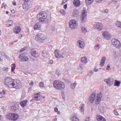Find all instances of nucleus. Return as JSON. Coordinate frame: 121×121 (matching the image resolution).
Returning a JSON list of instances; mask_svg holds the SVG:
<instances>
[{
    "mask_svg": "<svg viewBox=\"0 0 121 121\" xmlns=\"http://www.w3.org/2000/svg\"><path fill=\"white\" fill-rule=\"evenodd\" d=\"M19 58L22 61H27L29 59V58L26 56H24L22 54H21L19 56Z\"/></svg>",
    "mask_w": 121,
    "mask_h": 121,
    "instance_id": "obj_13",
    "label": "nucleus"
},
{
    "mask_svg": "<svg viewBox=\"0 0 121 121\" xmlns=\"http://www.w3.org/2000/svg\"><path fill=\"white\" fill-rule=\"evenodd\" d=\"M65 40L66 41L68 42L69 41V39L68 38H65Z\"/></svg>",
    "mask_w": 121,
    "mask_h": 121,
    "instance_id": "obj_63",
    "label": "nucleus"
},
{
    "mask_svg": "<svg viewBox=\"0 0 121 121\" xmlns=\"http://www.w3.org/2000/svg\"><path fill=\"white\" fill-rule=\"evenodd\" d=\"M54 54L56 57L57 58H64V56L63 53H60L58 50H56L54 51Z\"/></svg>",
    "mask_w": 121,
    "mask_h": 121,
    "instance_id": "obj_8",
    "label": "nucleus"
},
{
    "mask_svg": "<svg viewBox=\"0 0 121 121\" xmlns=\"http://www.w3.org/2000/svg\"><path fill=\"white\" fill-rule=\"evenodd\" d=\"M65 82L67 83H69V81L67 79H66L65 80Z\"/></svg>",
    "mask_w": 121,
    "mask_h": 121,
    "instance_id": "obj_59",
    "label": "nucleus"
},
{
    "mask_svg": "<svg viewBox=\"0 0 121 121\" xmlns=\"http://www.w3.org/2000/svg\"><path fill=\"white\" fill-rule=\"evenodd\" d=\"M72 121H79L78 118L75 116L73 117L72 118Z\"/></svg>",
    "mask_w": 121,
    "mask_h": 121,
    "instance_id": "obj_37",
    "label": "nucleus"
},
{
    "mask_svg": "<svg viewBox=\"0 0 121 121\" xmlns=\"http://www.w3.org/2000/svg\"><path fill=\"white\" fill-rule=\"evenodd\" d=\"M102 97V95L101 93H99L97 95L95 101V103L96 104H98L100 103Z\"/></svg>",
    "mask_w": 121,
    "mask_h": 121,
    "instance_id": "obj_14",
    "label": "nucleus"
},
{
    "mask_svg": "<svg viewBox=\"0 0 121 121\" xmlns=\"http://www.w3.org/2000/svg\"><path fill=\"white\" fill-rule=\"evenodd\" d=\"M17 41H18L17 40L16 41H14L13 42H11L10 43V44L11 45H12L14 43L16 42H17Z\"/></svg>",
    "mask_w": 121,
    "mask_h": 121,
    "instance_id": "obj_51",
    "label": "nucleus"
},
{
    "mask_svg": "<svg viewBox=\"0 0 121 121\" xmlns=\"http://www.w3.org/2000/svg\"><path fill=\"white\" fill-rule=\"evenodd\" d=\"M77 45L80 48H83L85 46V44L83 42L79 40L77 42Z\"/></svg>",
    "mask_w": 121,
    "mask_h": 121,
    "instance_id": "obj_16",
    "label": "nucleus"
},
{
    "mask_svg": "<svg viewBox=\"0 0 121 121\" xmlns=\"http://www.w3.org/2000/svg\"><path fill=\"white\" fill-rule=\"evenodd\" d=\"M62 97L63 98V99H64V100L65 99V96L64 95H62Z\"/></svg>",
    "mask_w": 121,
    "mask_h": 121,
    "instance_id": "obj_62",
    "label": "nucleus"
},
{
    "mask_svg": "<svg viewBox=\"0 0 121 121\" xmlns=\"http://www.w3.org/2000/svg\"><path fill=\"white\" fill-rule=\"evenodd\" d=\"M54 110L56 112H57L58 111V108H55Z\"/></svg>",
    "mask_w": 121,
    "mask_h": 121,
    "instance_id": "obj_54",
    "label": "nucleus"
},
{
    "mask_svg": "<svg viewBox=\"0 0 121 121\" xmlns=\"http://www.w3.org/2000/svg\"><path fill=\"white\" fill-rule=\"evenodd\" d=\"M16 67V65L15 63H13V66L12 67V72H13L14 71V70L15 69V68Z\"/></svg>",
    "mask_w": 121,
    "mask_h": 121,
    "instance_id": "obj_41",
    "label": "nucleus"
},
{
    "mask_svg": "<svg viewBox=\"0 0 121 121\" xmlns=\"http://www.w3.org/2000/svg\"><path fill=\"white\" fill-rule=\"evenodd\" d=\"M94 27L99 31L101 30L103 27L102 24L99 22H95L94 25Z\"/></svg>",
    "mask_w": 121,
    "mask_h": 121,
    "instance_id": "obj_11",
    "label": "nucleus"
},
{
    "mask_svg": "<svg viewBox=\"0 0 121 121\" xmlns=\"http://www.w3.org/2000/svg\"><path fill=\"white\" fill-rule=\"evenodd\" d=\"M97 39L99 41H101V39L100 38L98 37L97 38Z\"/></svg>",
    "mask_w": 121,
    "mask_h": 121,
    "instance_id": "obj_58",
    "label": "nucleus"
},
{
    "mask_svg": "<svg viewBox=\"0 0 121 121\" xmlns=\"http://www.w3.org/2000/svg\"><path fill=\"white\" fill-rule=\"evenodd\" d=\"M34 84V82H33L32 81L30 83H29V85L30 86H32Z\"/></svg>",
    "mask_w": 121,
    "mask_h": 121,
    "instance_id": "obj_50",
    "label": "nucleus"
},
{
    "mask_svg": "<svg viewBox=\"0 0 121 121\" xmlns=\"http://www.w3.org/2000/svg\"><path fill=\"white\" fill-rule=\"evenodd\" d=\"M108 11V10L107 9H105V12L106 13H107Z\"/></svg>",
    "mask_w": 121,
    "mask_h": 121,
    "instance_id": "obj_64",
    "label": "nucleus"
},
{
    "mask_svg": "<svg viewBox=\"0 0 121 121\" xmlns=\"http://www.w3.org/2000/svg\"><path fill=\"white\" fill-rule=\"evenodd\" d=\"M42 55L43 56L45 57H47L49 56L48 51H47L43 50V52Z\"/></svg>",
    "mask_w": 121,
    "mask_h": 121,
    "instance_id": "obj_26",
    "label": "nucleus"
},
{
    "mask_svg": "<svg viewBox=\"0 0 121 121\" xmlns=\"http://www.w3.org/2000/svg\"><path fill=\"white\" fill-rule=\"evenodd\" d=\"M39 86L40 87H43L44 85V83L42 82H40L39 84Z\"/></svg>",
    "mask_w": 121,
    "mask_h": 121,
    "instance_id": "obj_45",
    "label": "nucleus"
},
{
    "mask_svg": "<svg viewBox=\"0 0 121 121\" xmlns=\"http://www.w3.org/2000/svg\"><path fill=\"white\" fill-rule=\"evenodd\" d=\"M89 117H88L86 118L85 119V121H89Z\"/></svg>",
    "mask_w": 121,
    "mask_h": 121,
    "instance_id": "obj_53",
    "label": "nucleus"
},
{
    "mask_svg": "<svg viewBox=\"0 0 121 121\" xmlns=\"http://www.w3.org/2000/svg\"><path fill=\"white\" fill-rule=\"evenodd\" d=\"M14 81L11 78L6 77L5 78L4 81L5 84L10 88H13L14 85Z\"/></svg>",
    "mask_w": 121,
    "mask_h": 121,
    "instance_id": "obj_3",
    "label": "nucleus"
},
{
    "mask_svg": "<svg viewBox=\"0 0 121 121\" xmlns=\"http://www.w3.org/2000/svg\"><path fill=\"white\" fill-rule=\"evenodd\" d=\"M81 29L83 32L85 33L87 32L86 29L84 26L82 27Z\"/></svg>",
    "mask_w": 121,
    "mask_h": 121,
    "instance_id": "obj_38",
    "label": "nucleus"
},
{
    "mask_svg": "<svg viewBox=\"0 0 121 121\" xmlns=\"http://www.w3.org/2000/svg\"><path fill=\"white\" fill-rule=\"evenodd\" d=\"M80 111L81 112H83L84 111V105L83 104H81L80 106Z\"/></svg>",
    "mask_w": 121,
    "mask_h": 121,
    "instance_id": "obj_36",
    "label": "nucleus"
},
{
    "mask_svg": "<svg viewBox=\"0 0 121 121\" xmlns=\"http://www.w3.org/2000/svg\"><path fill=\"white\" fill-rule=\"evenodd\" d=\"M102 0H96V2L97 3H99Z\"/></svg>",
    "mask_w": 121,
    "mask_h": 121,
    "instance_id": "obj_57",
    "label": "nucleus"
},
{
    "mask_svg": "<svg viewBox=\"0 0 121 121\" xmlns=\"http://www.w3.org/2000/svg\"><path fill=\"white\" fill-rule=\"evenodd\" d=\"M13 5H16V2L15 1H13Z\"/></svg>",
    "mask_w": 121,
    "mask_h": 121,
    "instance_id": "obj_61",
    "label": "nucleus"
},
{
    "mask_svg": "<svg viewBox=\"0 0 121 121\" xmlns=\"http://www.w3.org/2000/svg\"><path fill=\"white\" fill-rule=\"evenodd\" d=\"M99 108L100 112L102 113L103 112L104 108L103 105H99Z\"/></svg>",
    "mask_w": 121,
    "mask_h": 121,
    "instance_id": "obj_27",
    "label": "nucleus"
},
{
    "mask_svg": "<svg viewBox=\"0 0 121 121\" xmlns=\"http://www.w3.org/2000/svg\"><path fill=\"white\" fill-rule=\"evenodd\" d=\"M14 85L13 88H15L16 89H18L20 88L22 86V84L20 81L19 80H17L16 81H14Z\"/></svg>",
    "mask_w": 121,
    "mask_h": 121,
    "instance_id": "obj_10",
    "label": "nucleus"
},
{
    "mask_svg": "<svg viewBox=\"0 0 121 121\" xmlns=\"http://www.w3.org/2000/svg\"><path fill=\"white\" fill-rule=\"evenodd\" d=\"M3 70L4 71H7L9 70V68H8L4 67L3 68Z\"/></svg>",
    "mask_w": 121,
    "mask_h": 121,
    "instance_id": "obj_46",
    "label": "nucleus"
},
{
    "mask_svg": "<svg viewBox=\"0 0 121 121\" xmlns=\"http://www.w3.org/2000/svg\"><path fill=\"white\" fill-rule=\"evenodd\" d=\"M27 102V101L26 100H24L22 101L20 103L21 106L22 107L25 106L26 105Z\"/></svg>",
    "mask_w": 121,
    "mask_h": 121,
    "instance_id": "obj_29",
    "label": "nucleus"
},
{
    "mask_svg": "<svg viewBox=\"0 0 121 121\" xmlns=\"http://www.w3.org/2000/svg\"><path fill=\"white\" fill-rule=\"evenodd\" d=\"M67 4H65L64 6V8L65 9H66L67 8Z\"/></svg>",
    "mask_w": 121,
    "mask_h": 121,
    "instance_id": "obj_56",
    "label": "nucleus"
},
{
    "mask_svg": "<svg viewBox=\"0 0 121 121\" xmlns=\"http://www.w3.org/2000/svg\"><path fill=\"white\" fill-rule=\"evenodd\" d=\"M8 22H11V24H9L8 23L6 24V26L7 27H8L11 26L12 25V23H13V21L11 20L8 21Z\"/></svg>",
    "mask_w": 121,
    "mask_h": 121,
    "instance_id": "obj_39",
    "label": "nucleus"
},
{
    "mask_svg": "<svg viewBox=\"0 0 121 121\" xmlns=\"http://www.w3.org/2000/svg\"><path fill=\"white\" fill-rule=\"evenodd\" d=\"M105 60V58L104 56L101 59L100 65L102 66H103L104 64Z\"/></svg>",
    "mask_w": 121,
    "mask_h": 121,
    "instance_id": "obj_30",
    "label": "nucleus"
},
{
    "mask_svg": "<svg viewBox=\"0 0 121 121\" xmlns=\"http://www.w3.org/2000/svg\"><path fill=\"white\" fill-rule=\"evenodd\" d=\"M37 18L40 22L43 24L48 22V20L47 18L46 12H41L37 15Z\"/></svg>",
    "mask_w": 121,
    "mask_h": 121,
    "instance_id": "obj_1",
    "label": "nucleus"
},
{
    "mask_svg": "<svg viewBox=\"0 0 121 121\" xmlns=\"http://www.w3.org/2000/svg\"><path fill=\"white\" fill-rule=\"evenodd\" d=\"M13 30L16 33L18 34L20 31L21 28L19 26H17L13 29Z\"/></svg>",
    "mask_w": 121,
    "mask_h": 121,
    "instance_id": "obj_19",
    "label": "nucleus"
},
{
    "mask_svg": "<svg viewBox=\"0 0 121 121\" xmlns=\"http://www.w3.org/2000/svg\"><path fill=\"white\" fill-rule=\"evenodd\" d=\"M87 61V60L86 57L84 56L81 59V61L83 64H85Z\"/></svg>",
    "mask_w": 121,
    "mask_h": 121,
    "instance_id": "obj_25",
    "label": "nucleus"
},
{
    "mask_svg": "<svg viewBox=\"0 0 121 121\" xmlns=\"http://www.w3.org/2000/svg\"><path fill=\"white\" fill-rule=\"evenodd\" d=\"M35 38L36 41L42 43L46 39L47 36L43 33H39L36 35Z\"/></svg>",
    "mask_w": 121,
    "mask_h": 121,
    "instance_id": "obj_4",
    "label": "nucleus"
},
{
    "mask_svg": "<svg viewBox=\"0 0 121 121\" xmlns=\"http://www.w3.org/2000/svg\"><path fill=\"white\" fill-rule=\"evenodd\" d=\"M100 47V45H97L95 46L94 47V48L96 50H98Z\"/></svg>",
    "mask_w": 121,
    "mask_h": 121,
    "instance_id": "obj_44",
    "label": "nucleus"
},
{
    "mask_svg": "<svg viewBox=\"0 0 121 121\" xmlns=\"http://www.w3.org/2000/svg\"><path fill=\"white\" fill-rule=\"evenodd\" d=\"M115 82L114 84V86H119L121 83V82L116 80H115Z\"/></svg>",
    "mask_w": 121,
    "mask_h": 121,
    "instance_id": "obj_33",
    "label": "nucleus"
},
{
    "mask_svg": "<svg viewBox=\"0 0 121 121\" xmlns=\"http://www.w3.org/2000/svg\"><path fill=\"white\" fill-rule=\"evenodd\" d=\"M18 105L17 104L14 105L11 107V108L13 109V110H15L18 108Z\"/></svg>",
    "mask_w": 121,
    "mask_h": 121,
    "instance_id": "obj_34",
    "label": "nucleus"
},
{
    "mask_svg": "<svg viewBox=\"0 0 121 121\" xmlns=\"http://www.w3.org/2000/svg\"><path fill=\"white\" fill-rule=\"evenodd\" d=\"M96 118L98 121H106L105 119L104 118L99 115L96 116Z\"/></svg>",
    "mask_w": 121,
    "mask_h": 121,
    "instance_id": "obj_20",
    "label": "nucleus"
},
{
    "mask_svg": "<svg viewBox=\"0 0 121 121\" xmlns=\"http://www.w3.org/2000/svg\"><path fill=\"white\" fill-rule=\"evenodd\" d=\"M60 13L64 15H65V12L64 10L63 9H61L60 10Z\"/></svg>",
    "mask_w": 121,
    "mask_h": 121,
    "instance_id": "obj_43",
    "label": "nucleus"
},
{
    "mask_svg": "<svg viewBox=\"0 0 121 121\" xmlns=\"http://www.w3.org/2000/svg\"><path fill=\"white\" fill-rule=\"evenodd\" d=\"M83 64L81 62L79 64V66L78 68V69H82Z\"/></svg>",
    "mask_w": 121,
    "mask_h": 121,
    "instance_id": "obj_42",
    "label": "nucleus"
},
{
    "mask_svg": "<svg viewBox=\"0 0 121 121\" xmlns=\"http://www.w3.org/2000/svg\"><path fill=\"white\" fill-rule=\"evenodd\" d=\"M22 7L23 9L25 10H27L29 8V6L27 3H23L22 4Z\"/></svg>",
    "mask_w": 121,
    "mask_h": 121,
    "instance_id": "obj_21",
    "label": "nucleus"
},
{
    "mask_svg": "<svg viewBox=\"0 0 121 121\" xmlns=\"http://www.w3.org/2000/svg\"><path fill=\"white\" fill-rule=\"evenodd\" d=\"M56 73L58 76H59L60 74V73H59L58 71H56Z\"/></svg>",
    "mask_w": 121,
    "mask_h": 121,
    "instance_id": "obj_60",
    "label": "nucleus"
},
{
    "mask_svg": "<svg viewBox=\"0 0 121 121\" xmlns=\"http://www.w3.org/2000/svg\"><path fill=\"white\" fill-rule=\"evenodd\" d=\"M42 98V96L39 94V93H37L35 95V99L36 100H39Z\"/></svg>",
    "mask_w": 121,
    "mask_h": 121,
    "instance_id": "obj_23",
    "label": "nucleus"
},
{
    "mask_svg": "<svg viewBox=\"0 0 121 121\" xmlns=\"http://www.w3.org/2000/svg\"><path fill=\"white\" fill-rule=\"evenodd\" d=\"M5 94V91L4 90H3L2 92H0V98L4 97Z\"/></svg>",
    "mask_w": 121,
    "mask_h": 121,
    "instance_id": "obj_31",
    "label": "nucleus"
},
{
    "mask_svg": "<svg viewBox=\"0 0 121 121\" xmlns=\"http://www.w3.org/2000/svg\"><path fill=\"white\" fill-rule=\"evenodd\" d=\"M86 13L85 10H82L81 13V18L82 22L84 23L85 22L86 19Z\"/></svg>",
    "mask_w": 121,
    "mask_h": 121,
    "instance_id": "obj_9",
    "label": "nucleus"
},
{
    "mask_svg": "<svg viewBox=\"0 0 121 121\" xmlns=\"http://www.w3.org/2000/svg\"><path fill=\"white\" fill-rule=\"evenodd\" d=\"M104 81L106 82L107 84L109 86H111L113 84V79L110 78L105 79Z\"/></svg>",
    "mask_w": 121,
    "mask_h": 121,
    "instance_id": "obj_18",
    "label": "nucleus"
},
{
    "mask_svg": "<svg viewBox=\"0 0 121 121\" xmlns=\"http://www.w3.org/2000/svg\"><path fill=\"white\" fill-rule=\"evenodd\" d=\"M111 68L109 65H108L106 69L107 70H109Z\"/></svg>",
    "mask_w": 121,
    "mask_h": 121,
    "instance_id": "obj_49",
    "label": "nucleus"
},
{
    "mask_svg": "<svg viewBox=\"0 0 121 121\" xmlns=\"http://www.w3.org/2000/svg\"><path fill=\"white\" fill-rule=\"evenodd\" d=\"M116 26L121 28V22L119 21L117 22L116 23Z\"/></svg>",
    "mask_w": 121,
    "mask_h": 121,
    "instance_id": "obj_35",
    "label": "nucleus"
},
{
    "mask_svg": "<svg viewBox=\"0 0 121 121\" xmlns=\"http://www.w3.org/2000/svg\"><path fill=\"white\" fill-rule=\"evenodd\" d=\"M53 85L55 88L58 90H62L65 87V85L64 83L58 80L54 81Z\"/></svg>",
    "mask_w": 121,
    "mask_h": 121,
    "instance_id": "obj_2",
    "label": "nucleus"
},
{
    "mask_svg": "<svg viewBox=\"0 0 121 121\" xmlns=\"http://www.w3.org/2000/svg\"><path fill=\"white\" fill-rule=\"evenodd\" d=\"M96 97V95L95 93H93L91 94L89 98V100L90 102L92 103L94 101Z\"/></svg>",
    "mask_w": 121,
    "mask_h": 121,
    "instance_id": "obj_15",
    "label": "nucleus"
},
{
    "mask_svg": "<svg viewBox=\"0 0 121 121\" xmlns=\"http://www.w3.org/2000/svg\"><path fill=\"white\" fill-rule=\"evenodd\" d=\"M30 54L32 56L35 57H38L39 56L38 53L33 49L31 50Z\"/></svg>",
    "mask_w": 121,
    "mask_h": 121,
    "instance_id": "obj_17",
    "label": "nucleus"
},
{
    "mask_svg": "<svg viewBox=\"0 0 121 121\" xmlns=\"http://www.w3.org/2000/svg\"><path fill=\"white\" fill-rule=\"evenodd\" d=\"M114 113L116 115H118V112H117V111H116V110H114Z\"/></svg>",
    "mask_w": 121,
    "mask_h": 121,
    "instance_id": "obj_47",
    "label": "nucleus"
},
{
    "mask_svg": "<svg viewBox=\"0 0 121 121\" xmlns=\"http://www.w3.org/2000/svg\"><path fill=\"white\" fill-rule=\"evenodd\" d=\"M77 21L72 20L69 22V26L72 29L76 28L77 27Z\"/></svg>",
    "mask_w": 121,
    "mask_h": 121,
    "instance_id": "obj_7",
    "label": "nucleus"
},
{
    "mask_svg": "<svg viewBox=\"0 0 121 121\" xmlns=\"http://www.w3.org/2000/svg\"><path fill=\"white\" fill-rule=\"evenodd\" d=\"M94 0H85V2L88 5H90L93 2Z\"/></svg>",
    "mask_w": 121,
    "mask_h": 121,
    "instance_id": "obj_32",
    "label": "nucleus"
},
{
    "mask_svg": "<svg viewBox=\"0 0 121 121\" xmlns=\"http://www.w3.org/2000/svg\"><path fill=\"white\" fill-rule=\"evenodd\" d=\"M73 16L74 17H77L79 15V12L78 9H74L73 11Z\"/></svg>",
    "mask_w": 121,
    "mask_h": 121,
    "instance_id": "obj_22",
    "label": "nucleus"
},
{
    "mask_svg": "<svg viewBox=\"0 0 121 121\" xmlns=\"http://www.w3.org/2000/svg\"><path fill=\"white\" fill-rule=\"evenodd\" d=\"M73 4L77 7H79L80 5V3L79 0H74Z\"/></svg>",
    "mask_w": 121,
    "mask_h": 121,
    "instance_id": "obj_24",
    "label": "nucleus"
},
{
    "mask_svg": "<svg viewBox=\"0 0 121 121\" xmlns=\"http://www.w3.org/2000/svg\"><path fill=\"white\" fill-rule=\"evenodd\" d=\"M98 69H96V68H94V71L95 72H96L98 71Z\"/></svg>",
    "mask_w": 121,
    "mask_h": 121,
    "instance_id": "obj_52",
    "label": "nucleus"
},
{
    "mask_svg": "<svg viewBox=\"0 0 121 121\" xmlns=\"http://www.w3.org/2000/svg\"><path fill=\"white\" fill-rule=\"evenodd\" d=\"M114 57L115 58H117L118 57V56L117 53L116 52H114L113 54Z\"/></svg>",
    "mask_w": 121,
    "mask_h": 121,
    "instance_id": "obj_48",
    "label": "nucleus"
},
{
    "mask_svg": "<svg viewBox=\"0 0 121 121\" xmlns=\"http://www.w3.org/2000/svg\"><path fill=\"white\" fill-rule=\"evenodd\" d=\"M7 118L10 120L15 121L19 118V115L17 113H11L7 114L6 115Z\"/></svg>",
    "mask_w": 121,
    "mask_h": 121,
    "instance_id": "obj_5",
    "label": "nucleus"
},
{
    "mask_svg": "<svg viewBox=\"0 0 121 121\" xmlns=\"http://www.w3.org/2000/svg\"><path fill=\"white\" fill-rule=\"evenodd\" d=\"M103 36L106 39L109 40L111 38V36L110 34L107 31H104L102 34Z\"/></svg>",
    "mask_w": 121,
    "mask_h": 121,
    "instance_id": "obj_12",
    "label": "nucleus"
},
{
    "mask_svg": "<svg viewBox=\"0 0 121 121\" xmlns=\"http://www.w3.org/2000/svg\"><path fill=\"white\" fill-rule=\"evenodd\" d=\"M111 42L112 45L116 48H119L121 46L120 41L117 39H112L111 40Z\"/></svg>",
    "mask_w": 121,
    "mask_h": 121,
    "instance_id": "obj_6",
    "label": "nucleus"
},
{
    "mask_svg": "<svg viewBox=\"0 0 121 121\" xmlns=\"http://www.w3.org/2000/svg\"><path fill=\"white\" fill-rule=\"evenodd\" d=\"M40 26V24L39 23L37 22L34 26V28L35 30H36L37 29H39Z\"/></svg>",
    "mask_w": 121,
    "mask_h": 121,
    "instance_id": "obj_28",
    "label": "nucleus"
},
{
    "mask_svg": "<svg viewBox=\"0 0 121 121\" xmlns=\"http://www.w3.org/2000/svg\"><path fill=\"white\" fill-rule=\"evenodd\" d=\"M53 63V61L52 60H50L49 61V63L50 64H52Z\"/></svg>",
    "mask_w": 121,
    "mask_h": 121,
    "instance_id": "obj_55",
    "label": "nucleus"
},
{
    "mask_svg": "<svg viewBox=\"0 0 121 121\" xmlns=\"http://www.w3.org/2000/svg\"><path fill=\"white\" fill-rule=\"evenodd\" d=\"M76 85V84L75 83H73L71 85L70 87L72 89H73L75 87Z\"/></svg>",
    "mask_w": 121,
    "mask_h": 121,
    "instance_id": "obj_40",
    "label": "nucleus"
}]
</instances>
